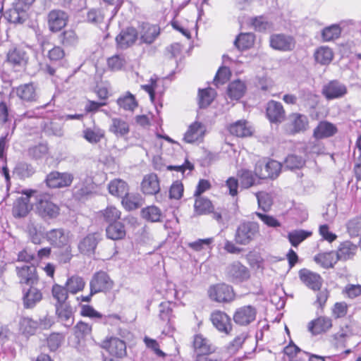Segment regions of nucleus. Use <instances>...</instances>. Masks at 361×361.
<instances>
[{"instance_id": "3c124183", "label": "nucleus", "mask_w": 361, "mask_h": 361, "mask_svg": "<svg viewBox=\"0 0 361 361\" xmlns=\"http://www.w3.org/2000/svg\"><path fill=\"white\" fill-rule=\"evenodd\" d=\"M34 173L35 169L31 164L24 161L17 163L13 171V175L18 176L20 179L28 178Z\"/></svg>"}, {"instance_id": "bb28decb", "label": "nucleus", "mask_w": 361, "mask_h": 361, "mask_svg": "<svg viewBox=\"0 0 361 361\" xmlns=\"http://www.w3.org/2000/svg\"><path fill=\"white\" fill-rule=\"evenodd\" d=\"M332 326V321L326 317H319L311 321L308 324V330L312 335L325 333Z\"/></svg>"}, {"instance_id": "7c9ffc66", "label": "nucleus", "mask_w": 361, "mask_h": 361, "mask_svg": "<svg viewBox=\"0 0 361 361\" xmlns=\"http://www.w3.org/2000/svg\"><path fill=\"white\" fill-rule=\"evenodd\" d=\"M42 299L41 291L34 286H31L23 295V306L27 309L33 308Z\"/></svg>"}, {"instance_id": "b1692460", "label": "nucleus", "mask_w": 361, "mask_h": 361, "mask_svg": "<svg viewBox=\"0 0 361 361\" xmlns=\"http://www.w3.org/2000/svg\"><path fill=\"white\" fill-rule=\"evenodd\" d=\"M267 116L271 123L282 122L285 118V111L281 103L269 101L267 106Z\"/></svg>"}, {"instance_id": "680f3d73", "label": "nucleus", "mask_w": 361, "mask_h": 361, "mask_svg": "<svg viewBox=\"0 0 361 361\" xmlns=\"http://www.w3.org/2000/svg\"><path fill=\"white\" fill-rule=\"evenodd\" d=\"M60 42L65 47L74 46L78 42V37L75 31L66 30L59 36Z\"/></svg>"}, {"instance_id": "e433bc0d", "label": "nucleus", "mask_w": 361, "mask_h": 361, "mask_svg": "<svg viewBox=\"0 0 361 361\" xmlns=\"http://www.w3.org/2000/svg\"><path fill=\"white\" fill-rule=\"evenodd\" d=\"M108 188L110 194L121 198L128 192V184L121 179L111 180Z\"/></svg>"}, {"instance_id": "c756f323", "label": "nucleus", "mask_w": 361, "mask_h": 361, "mask_svg": "<svg viewBox=\"0 0 361 361\" xmlns=\"http://www.w3.org/2000/svg\"><path fill=\"white\" fill-rule=\"evenodd\" d=\"M27 10L13 2L12 7L6 12V18L12 23H22L25 21Z\"/></svg>"}, {"instance_id": "774afa93", "label": "nucleus", "mask_w": 361, "mask_h": 361, "mask_svg": "<svg viewBox=\"0 0 361 361\" xmlns=\"http://www.w3.org/2000/svg\"><path fill=\"white\" fill-rule=\"evenodd\" d=\"M341 35V29L338 25H333L323 29L322 32L324 41H331L338 38Z\"/></svg>"}, {"instance_id": "393cba45", "label": "nucleus", "mask_w": 361, "mask_h": 361, "mask_svg": "<svg viewBox=\"0 0 361 361\" xmlns=\"http://www.w3.org/2000/svg\"><path fill=\"white\" fill-rule=\"evenodd\" d=\"M34 192L35 191L33 190L26 191L24 192L27 195L26 197H20L16 200L12 210L13 215L15 217H24L28 214L30 211L29 198L32 196Z\"/></svg>"}, {"instance_id": "4468645a", "label": "nucleus", "mask_w": 361, "mask_h": 361, "mask_svg": "<svg viewBox=\"0 0 361 361\" xmlns=\"http://www.w3.org/2000/svg\"><path fill=\"white\" fill-rule=\"evenodd\" d=\"M227 274L233 283H240L250 278L248 269L239 262H234L227 267Z\"/></svg>"}, {"instance_id": "4c0bfd02", "label": "nucleus", "mask_w": 361, "mask_h": 361, "mask_svg": "<svg viewBox=\"0 0 361 361\" xmlns=\"http://www.w3.org/2000/svg\"><path fill=\"white\" fill-rule=\"evenodd\" d=\"M246 121H238L229 126V132L238 137H247L252 135V130Z\"/></svg>"}, {"instance_id": "5701e85b", "label": "nucleus", "mask_w": 361, "mask_h": 361, "mask_svg": "<svg viewBox=\"0 0 361 361\" xmlns=\"http://www.w3.org/2000/svg\"><path fill=\"white\" fill-rule=\"evenodd\" d=\"M56 314L59 322L64 326L71 327L74 323L72 307L68 304L55 305Z\"/></svg>"}, {"instance_id": "cd10ccee", "label": "nucleus", "mask_w": 361, "mask_h": 361, "mask_svg": "<svg viewBox=\"0 0 361 361\" xmlns=\"http://www.w3.org/2000/svg\"><path fill=\"white\" fill-rule=\"evenodd\" d=\"M142 191L146 195H156L160 190L159 181L155 173L146 175L141 183Z\"/></svg>"}, {"instance_id": "4d7b16f0", "label": "nucleus", "mask_w": 361, "mask_h": 361, "mask_svg": "<svg viewBox=\"0 0 361 361\" xmlns=\"http://www.w3.org/2000/svg\"><path fill=\"white\" fill-rule=\"evenodd\" d=\"M51 293L53 298L56 300V305L66 304V301L69 293L66 287L54 284L52 286Z\"/></svg>"}, {"instance_id": "49530a36", "label": "nucleus", "mask_w": 361, "mask_h": 361, "mask_svg": "<svg viewBox=\"0 0 361 361\" xmlns=\"http://www.w3.org/2000/svg\"><path fill=\"white\" fill-rule=\"evenodd\" d=\"M20 327L23 334L26 336H32L39 328V322L30 317H23L20 322Z\"/></svg>"}, {"instance_id": "69168bd1", "label": "nucleus", "mask_w": 361, "mask_h": 361, "mask_svg": "<svg viewBox=\"0 0 361 361\" xmlns=\"http://www.w3.org/2000/svg\"><path fill=\"white\" fill-rule=\"evenodd\" d=\"M102 216L107 223H114L120 219L121 212L115 207L109 206L102 212Z\"/></svg>"}, {"instance_id": "0e129e2a", "label": "nucleus", "mask_w": 361, "mask_h": 361, "mask_svg": "<svg viewBox=\"0 0 361 361\" xmlns=\"http://www.w3.org/2000/svg\"><path fill=\"white\" fill-rule=\"evenodd\" d=\"M171 303L169 301L162 302L159 305V316L164 322H170L172 317Z\"/></svg>"}, {"instance_id": "39448f33", "label": "nucleus", "mask_w": 361, "mask_h": 361, "mask_svg": "<svg viewBox=\"0 0 361 361\" xmlns=\"http://www.w3.org/2000/svg\"><path fill=\"white\" fill-rule=\"evenodd\" d=\"M36 209L38 214L44 219H54L59 214V207L50 200L47 194H42L36 197Z\"/></svg>"}, {"instance_id": "f257e3e1", "label": "nucleus", "mask_w": 361, "mask_h": 361, "mask_svg": "<svg viewBox=\"0 0 361 361\" xmlns=\"http://www.w3.org/2000/svg\"><path fill=\"white\" fill-rule=\"evenodd\" d=\"M337 132V127L332 123L326 121H320L313 130V137L315 140L308 144L307 149L310 153L317 154L322 153L324 147L319 143V140L331 137L336 135Z\"/></svg>"}, {"instance_id": "aec40b11", "label": "nucleus", "mask_w": 361, "mask_h": 361, "mask_svg": "<svg viewBox=\"0 0 361 361\" xmlns=\"http://www.w3.org/2000/svg\"><path fill=\"white\" fill-rule=\"evenodd\" d=\"M68 16L61 10H52L48 15V25L51 32H58L67 23Z\"/></svg>"}, {"instance_id": "6e6d98bb", "label": "nucleus", "mask_w": 361, "mask_h": 361, "mask_svg": "<svg viewBox=\"0 0 361 361\" xmlns=\"http://www.w3.org/2000/svg\"><path fill=\"white\" fill-rule=\"evenodd\" d=\"M258 176L253 174L251 171L243 169L240 171V180L241 187L243 188H249L254 185L259 183L257 179Z\"/></svg>"}, {"instance_id": "f8f14e48", "label": "nucleus", "mask_w": 361, "mask_h": 361, "mask_svg": "<svg viewBox=\"0 0 361 361\" xmlns=\"http://www.w3.org/2000/svg\"><path fill=\"white\" fill-rule=\"evenodd\" d=\"M102 348L106 349L110 355L118 358H122L127 354L126 343L116 337H111L103 341Z\"/></svg>"}, {"instance_id": "4be33fe9", "label": "nucleus", "mask_w": 361, "mask_h": 361, "mask_svg": "<svg viewBox=\"0 0 361 361\" xmlns=\"http://www.w3.org/2000/svg\"><path fill=\"white\" fill-rule=\"evenodd\" d=\"M100 240L101 238L99 233H94L88 234L80 241L78 249L80 252L84 255H93Z\"/></svg>"}, {"instance_id": "f03ea898", "label": "nucleus", "mask_w": 361, "mask_h": 361, "mask_svg": "<svg viewBox=\"0 0 361 361\" xmlns=\"http://www.w3.org/2000/svg\"><path fill=\"white\" fill-rule=\"evenodd\" d=\"M259 235V226L257 222L244 221L236 228L235 242L240 245H247Z\"/></svg>"}, {"instance_id": "603ef678", "label": "nucleus", "mask_w": 361, "mask_h": 361, "mask_svg": "<svg viewBox=\"0 0 361 361\" xmlns=\"http://www.w3.org/2000/svg\"><path fill=\"white\" fill-rule=\"evenodd\" d=\"M215 94V90L211 87L200 89L198 93L200 108L204 109L209 106L214 99Z\"/></svg>"}, {"instance_id": "c03bdc74", "label": "nucleus", "mask_w": 361, "mask_h": 361, "mask_svg": "<svg viewBox=\"0 0 361 361\" xmlns=\"http://www.w3.org/2000/svg\"><path fill=\"white\" fill-rule=\"evenodd\" d=\"M290 122L293 126L292 131L293 133H299L306 130L308 124V119L305 115L300 114H293L290 116Z\"/></svg>"}, {"instance_id": "0eeeda50", "label": "nucleus", "mask_w": 361, "mask_h": 361, "mask_svg": "<svg viewBox=\"0 0 361 361\" xmlns=\"http://www.w3.org/2000/svg\"><path fill=\"white\" fill-rule=\"evenodd\" d=\"M269 45L274 50L285 52L290 51L295 47V40L288 35L283 33L272 34L269 37Z\"/></svg>"}, {"instance_id": "052dcab7", "label": "nucleus", "mask_w": 361, "mask_h": 361, "mask_svg": "<svg viewBox=\"0 0 361 361\" xmlns=\"http://www.w3.org/2000/svg\"><path fill=\"white\" fill-rule=\"evenodd\" d=\"M346 229L350 237H357L361 232V216H355L346 223Z\"/></svg>"}, {"instance_id": "338daca9", "label": "nucleus", "mask_w": 361, "mask_h": 361, "mask_svg": "<svg viewBox=\"0 0 361 361\" xmlns=\"http://www.w3.org/2000/svg\"><path fill=\"white\" fill-rule=\"evenodd\" d=\"M231 75L230 69L228 67H220L214 78V84L216 87L226 83Z\"/></svg>"}, {"instance_id": "f3484780", "label": "nucleus", "mask_w": 361, "mask_h": 361, "mask_svg": "<svg viewBox=\"0 0 361 361\" xmlns=\"http://www.w3.org/2000/svg\"><path fill=\"white\" fill-rule=\"evenodd\" d=\"M299 277L307 287L314 291L319 290L322 286L323 279L321 276L308 269H302L300 270Z\"/></svg>"}, {"instance_id": "72a5a7b5", "label": "nucleus", "mask_w": 361, "mask_h": 361, "mask_svg": "<svg viewBox=\"0 0 361 361\" xmlns=\"http://www.w3.org/2000/svg\"><path fill=\"white\" fill-rule=\"evenodd\" d=\"M245 90V82L240 80H235L228 85L227 94L231 99L238 100L244 95Z\"/></svg>"}, {"instance_id": "de8ad7c7", "label": "nucleus", "mask_w": 361, "mask_h": 361, "mask_svg": "<svg viewBox=\"0 0 361 361\" xmlns=\"http://www.w3.org/2000/svg\"><path fill=\"white\" fill-rule=\"evenodd\" d=\"M65 285L70 293L76 294L83 290L85 282L81 276L75 275L68 278Z\"/></svg>"}, {"instance_id": "a878e982", "label": "nucleus", "mask_w": 361, "mask_h": 361, "mask_svg": "<svg viewBox=\"0 0 361 361\" xmlns=\"http://www.w3.org/2000/svg\"><path fill=\"white\" fill-rule=\"evenodd\" d=\"M45 238L51 245L59 248L66 245L68 242V235L62 228H54L47 231Z\"/></svg>"}, {"instance_id": "a211bd4d", "label": "nucleus", "mask_w": 361, "mask_h": 361, "mask_svg": "<svg viewBox=\"0 0 361 361\" xmlns=\"http://www.w3.org/2000/svg\"><path fill=\"white\" fill-rule=\"evenodd\" d=\"M322 94L329 100L341 98L347 94V87L337 80H332L324 86Z\"/></svg>"}, {"instance_id": "864d4df0", "label": "nucleus", "mask_w": 361, "mask_h": 361, "mask_svg": "<svg viewBox=\"0 0 361 361\" xmlns=\"http://www.w3.org/2000/svg\"><path fill=\"white\" fill-rule=\"evenodd\" d=\"M255 36L252 33H240L235 39L234 45L240 50L250 48L254 43Z\"/></svg>"}, {"instance_id": "ddd939ff", "label": "nucleus", "mask_w": 361, "mask_h": 361, "mask_svg": "<svg viewBox=\"0 0 361 361\" xmlns=\"http://www.w3.org/2000/svg\"><path fill=\"white\" fill-rule=\"evenodd\" d=\"M138 38V32L133 27L123 29L116 37L118 48L126 49L135 44Z\"/></svg>"}, {"instance_id": "9b49d317", "label": "nucleus", "mask_w": 361, "mask_h": 361, "mask_svg": "<svg viewBox=\"0 0 361 361\" xmlns=\"http://www.w3.org/2000/svg\"><path fill=\"white\" fill-rule=\"evenodd\" d=\"M36 90V85L33 82H29L13 87L12 93L24 102H34L38 97Z\"/></svg>"}, {"instance_id": "c9c22d12", "label": "nucleus", "mask_w": 361, "mask_h": 361, "mask_svg": "<svg viewBox=\"0 0 361 361\" xmlns=\"http://www.w3.org/2000/svg\"><path fill=\"white\" fill-rule=\"evenodd\" d=\"M194 210L197 215H206L213 212L214 206L208 198L197 197L195 198Z\"/></svg>"}, {"instance_id": "5fc2aeb1", "label": "nucleus", "mask_w": 361, "mask_h": 361, "mask_svg": "<svg viewBox=\"0 0 361 361\" xmlns=\"http://www.w3.org/2000/svg\"><path fill=\"white\" fill-rule=\"evenodd\" d=\"M141 215L148 221L159 222L161 221L162 214L157 207L149 206L142 209Z\"/></svg>"}, {"instance_id": "bf43d9fd", "label": "nucleus", "mask_w": 361, "mask_h": 361, "mask_svg": "<svg viewBox=\"0 0 361 361\" xmlns=\"http://www.w3.org/2000/svg\"><path fill=\"white\" fill-rule=\"evenodd\" d=\"M14 115V112L6 102H0V125L11 123Z\"/></svg>"}, {"instance_id": "423d86ee", "label": "nucleus", "mask_w": 361, "mask_h": 361, "mask_svg": "<svg viewBox=\"0 0 361 361\" xmlns=\"http://www.w3.org/2000/svg\"><path fill=\"white\" fill-rule=\"evenodd\" d=\"M114 286V281L109 275L104 271H99L94 273L90 282V288L92 295L98 293H106Z\"/></svg>"}, {"instance_id": "79ce46f5", "label": "nucleus", "mask_w": 361, "mask_h": 361, "mask_svg": "<svg viewBox=\"0 0 361 361\" xmlns=\"http://www.w3.org/2000/svg\"><path fill=\"white\" fill-rule=\"evenodd\" d=\"M117 104L123 110L129 111H133L138 105L135 96L129 92L117 99Z\"/></svg>"}, {"instance_id": "e2e57ef3", "label": "nucleus", "mask_w": 361, "mask_h": 361, "mask_svg": "<svg viewBox=\"0 0 361 361\" xmlns=\"http://www.w3.org/2000/svg\"><path fill=\"white\" fill-rule=\"evenodd\" d=\"M259 207L264 212L269 211L272 204V199L267 192H258L255 194Z\"/></svg>"}, {"instance_id": "37998d69", "label": "nucleus", "mask_w": 361, "mask_h": 361, "mask_svg": "<svg viewBox=\"0 0 361 361\" xmlns=\"http://www.w3.org/2000/svg\"><path fill=\"white\" fill-rule=\"evenodd\" d=\"M92 180L86 178L84 180H80L74 187V195L78 198H82L88 195L92 191Z\"/></svg>"}, {"instance_id": "9d476101", "label": "nucleus", "mask_w": 361, "mask_h": 361, "mask_svg": "<svg viewBox=\"0 0 361 361\" xmlns=\"http://www.w3.org/2000/svg\"><path fill=\"white\" fill-rule=\"evenodd\" d=\"M281 169V163L272 159L268 161L263 167L257 165L255 168L256 175L259 179H274L279 176Z\"/></svg>"}, {"instance_id": "6e6552de", "label": "nucleus", "mask_w": 361, "mask_h": 361, "mask_svg": "<svg viewBox=\"0 0 361 361\" xmlns=\"http://www.w3.org/2000/svg\"><path fill=\"white\" fill-rule=\"evenodd\" d=\"M73 180V175L70 173H60L52 171L49 173L46 178L48 187L51 188H60L70 186Z\"/></svg>"}, {"instance_id": "c85d7f7f", "label": "nucleus", "mask_w": 361, "mask_h": 361, "mask_svg": "<svg viewBox=\"0 0 361 361\" xmlns=\"http://www.w3.org/2000/svg\"><path fill=\"white\" fill-rule=\"evenodd\" d=\"M357 250V246L350 240L341 243L336 252L338 261H347L352 259Z\"/></svg>"}, {"instance_id": "2f4dec72", "label": "nucleus", "mask_w": 361, "mask_h": 361, "mask_svg": "<svg viewBox=\"0 0 361 361\" xmlns=\"http://www.w3.org/2000/svg\"><path fill=\"white\" fill-rule=\"evenodd\" d=\"M314 261L324 269L333 268L338 261L336 252L319 253L314 257Z\"/></svg>"}, {"instance_id": "6ab92c4d", "label": "nucleus", "mask_w": 361, "mask_h": 361, "mask_svg": "<svg viewBox=\"0 0 361 361\" xmlns=\"http://www.w3.org/2000/svg\"><path fill=\"white\" fill-rule=\"evenodd\" d=\"M17 275L20 279V283L33 286L38 281L37 269L33 265H25L16 267Z\"/></svg>"}, {"instance_id": "20e7f679", "label": "nucleus", "mask_w": 361, "mask_h": 361, "mask_svg": "<svg viewBox=\"0 0 361 361\" xmlns=\"http://www.w3.org/2000/svg\"><path fill=\"white\" fill-rule=\"evenodd\" d=\"M209 298L217 302L228 303L235 298L233 287L226 283H218L209 287Z\"/></svg>"}, {"instance_id": "412c9836", "label": "nucleus", "mask_w": 361, "mask_h": 361, "mask_svg": "<svg viewBox=\"0 0 361 361\" xmlns=\"http://www.w3.org/2000/svg\"><path fill=\"white\" fill-rule=\"evenodd\" d=\"M140 42L146 44H152L160 35V27L157 25L143 23L140 27Z\"/></svg>"}, {"instance_id": "dca6fc26", "label": "nucleus", "mask_w": 361, "mask_h": 361, "mask_svg": "<svg viewBox=\"0 0 361 361\" xmlns=\"http://www.w3.org/2000/svg\"><path fill=\"white\" fill-rule=\"evenodd\" d=\"M211 321L216 329L228 335L232 330L231 318L225 312L221 311H215L211 314Z\"/></svg>"}, {"instance_id": "a18cd8bd", "label": "nucleus", "mask_w": 361, "mask_h": 361, "mask_svg": "<svg viewBox=\"0 0 361 361\" xmlns=\"http://www.w3.org/2000/svg\"><path fill=\"white\" fill-rule=\"evenodd\" d=\"M312 233L302 229L294 230L288 233V238L291 245L298 247L302 241L312 235Z\"/></svg>"}, {"instance_id": "13d9d810", "label": "nucleus", "mask_w": 361, "mask_h": 361, "mask_svg": "<svg viewBox=\"0 0 361 361\" xmlns=\"http://www.w3.org/2000/svg\"><path fill=\"white\" fill-rule=\"evenodd\" d=\"M305 164V159L295 154L288 155L284 161L285 167L290 170L301 169Z\"/></svg>"}, {"instance_id": "58836bf2", "label": "nucleus", "mask_w": 361, "mask_h": 361, "mask_svg": "<svg viewBox=\"0 0 361 361\" xmlns=\"http://www.w3.org/2000/svg\"><path fill=\"white\" fill-rule=\"evenodd\" d=\"M27 230L30 240L35 245L41 244L42 239L45 238L42 226L30 223L27 225Z\"/></svg>"}, {"instance_id": "8fccbe9b", "label": "nucleus", "mask_w": 361, "mask_h": 361, "mask_svg": "<svg viewBox=\"0 0 361 361\" xmlns=\"http://www.w3.org/2000/svg\"><path fill=\"white\" fill-rule=\"evenodd\" d=\"M110 131L118 137H122L129 133V126L125 121L114 118L111 121Z\"/></svg>"}, {"instance_id": "2eb2a0df", "label": "nucleus", "mask_w": 361, "mask_h": 361, "mask_svg": "<svg viewBox=\"0 0 361 361\" xmlns=\"http://www.w3.org/2000/svg\"><path fill=\"white\" fill-rule=\"evenodd\" d=\"M256 309L251 305H246L236 310L234 315V322L240 326H246L255 321L256 318Z\"/></svg>"}, {"instance_id": "7ed1b4c3", "label": "nucleus", "mask_w": 361, "mask_h": 361, "mask_svg": "<svg viewBox=\"0 0 361 361\" xmlns=\"http://www.w3.org/2000/svg\"><path fill=\"white\" fill-rule=\"evenodd\" d=\"M29 61V54L21 47H13L6 54V62L16 71L25 70Z\"/></svg>"}, {"instance_id": "473e14b6", "label": "nucleus", "mask_w": 361, "mask_h": 361, "mask_svg": "<svg viewBox=\"0 0 361 361\" xmlns=\"http://www.w3.org/2000/svg\"><path fill=\"white\" fill-rule=\"evenodd\" d=\"M351 330L346 326L341 329L333 336V344L336 348H343L347 346L348 341L352 338Z\"/></svg>"}, {"instance_id": "1a4fd4ad", "label": "nucleus", "mask_w": 361, "mask_h": 361, "mask_svg": "<svg viewBox=\"0 0 361 361\" xmlns=\"http://www.w3.org/2000/svg\"><path fill=\"white\" fill-rule=\"evenodd\" d=\"M207 127L199 121L192 123L185 133L183 140L187 143L201 142L203 141Z\"/></svg>"}, {"instance_id": "ea45409f", "label": "nucleus", "mask_w": 361, "mask_h": 361, "mask_svg": "<svg viewBox=\"0 0 361 361\" xmlns=\"http://www.w3.org/2000/svg\"><path fill=\"white\" fill-rule=\"evenodd\" d=\"M193 347L195 353L198 354H210L214 351L208 340L201 335H196L194 337Z\"/></svg>"}, {"instance_id": "09e8293b", "label": "nucleus", "mask_w": 361, "mask_h": 361, "mask_svg": "<svg viewBox=\"0 0 361 361\" xmlns=\"http://www.w3.org/2000/svg\"><path fill=\"white\" fill-rule=\"evenodd\" d=\"M83 137L91 144H97L104 136V131L99 128H87L82 131Z\"/></svg>"}, {"instance_id": "a19ab883", "label": "nucleus", "mask_w": 361, "mask_h": 361, "mask_svg": "<svg viewBox=\"0 0 361 361\" xmlns=\"http://www.w3.org/2000/svg\"><path fill=\"white\" fill-rule=\"evenodd\" d=\"M315 61L321 65L329 64L334 57L332 50L327 47H320L314 52Z\"/></svg>"}, {"instance_id": "f704fd0d", "label": "nucleus", "mask_w": 361, "mask_h": 361, "mask_svg": "<svg viewBox=\"0 0 361 361\" xmlns=\"http://www.w3.org/2000/svg\"><path fill=\"white\" fill-rule=\"evenodd\" d=\"M106 233L108 238L118 240L126 236V230L124 225L121 222L109 223L106 229Z\"/></svg>"}]
</instances>
